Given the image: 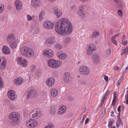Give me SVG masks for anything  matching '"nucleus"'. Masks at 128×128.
I'll list each match as a JSON object with an SVG mask.
<instances>
[{"instance_id":"obj_42","label":"nucleus","mask_w":128,"mask_h":128,"mask_svg":"<svg viewBox=\"0 0 128 128\" xmlns=\"http://www.w3.org/2000/svg\"><path fill=\"white\" fill-rule=\"evenodd\" d=\"M127 52H128V47L123 50V52L121 54V55H122Z\"/></svg>"},{"instance_id":"obj_36","label":"nucleus","mask_w":128,"mask_h":128,"mask_svg":"<svg viewBox=\"0 0 128 128\" xmlns=\"http://www.w3.org/2000/svg\"><path fill=\"white\" fill-rule=\"evenodd\" d=\"M4 8V6L3 4H0V14L2 12Z\"/></svg>"},{"instance_id":"obj_30","label":"nucleus","mask_w":128,"mask_h":128,"mask_svg":"<svg viewBox=\"0 0 128 128\" xmlns=\"http://www.w3.org/2000/svg\"><path fill=\"white\" fill-rule=\"evenodd\" d=\"M50 114L52 115L54 114L56 112V109L54 106L51 107L50 109Z\"/></svg>"},{"instance_id":"obj_54","label":"nucleus","mask_w":128,"mask_h":128,"mask_svg":"<svg viewBox=\"0 0 128 128\" xmlns=\"http://www.w3.org/2000/svg\"><path fill=\"white\" fill-rule=\"evenodd\" d=\"M126 91V94H128V87H127L126 88H125L124 91V93Z\"/></svg>"},{"instance_id":"obj_13","label":"nucleus","mask_w":128,"mask_h":128,"mask_svg":"<svg viewBox=\"0 0 128 128\" xmlns=\"http://www.w3.org/2000/svg\"><path fill=\"white\" fill-rule=\"evenodd\" d=\"M14 4L16 10L18 11L20 10L22 7V4L21 2L18 0H16L15 1Z\"/></svg>"},{"instance_id":"obj_60","label":"nucleus","mask_w":128,"mask_h":128,"mask_svg":"<svg viewBox=\"0 0 128 128\" xmlns=\"http://www.w3.org/2000/svg\"><path fill=\"white\" fill-rule=\"evenodd\" d=\"M114 70H117L119 68V67L118 66H116L114 67Z\"/></svg>"},{"instance_id":"obj_45","label":"nucleus","mask_w":128,"mask_h":128,"mask_svg":"<svg viewBox=\"0 0 128 128\" xmlns=\"http://www.w3.org/2000/svg\"><path fill=\"white\" fill-rule=\"evenodd\" d=\"M118 15L120 16H121L122 15V11L120 10H119L118 11Z\"/></svg>"},{"instance_id":"obj_64","label":"nucleus","mask_w":128,"mask_h":128,"mask_svg":"<svg viewBox=\"0 0 128 128\" xmlns=\"http://www.w3.org/2000/svg\"><path fill=\"white\" fill-rule=\"evenodd\" d=\"M113 30L112 29H111L110 30L109 33L110 34H111L113 33Z\"/></svg>"},{"instance_id":"obj_15","label":"nucleus","mask_w":128,"mask_h":128,"mask_svg":"<svg viewBox=\"0 0 128 128\" xmlns=\"http://www.w3.org/2000/svg\"><path fill=\"white\" fill-rule=\"evenodd\" d=\"M55 41L54 37H49L46 39L45 42L46 44H52L55 43Z\"/></svg>"},{"instance_id":"obj_27","label":"nucleus","mask_w":128,"mask_h":128,"mask_svg":"<svg viewBox=\"0 0 128 128\" xmlns=\"http://www.w3.org/2000/svg\"><path fill=\"white\" fill-rule=\"evenodd\" d=\"M62 64V62L60 60H56L55 63V68H58Z\"/></svg>"},{"instance_id":"obj_1","label":"nucleus","mask_w":128,"mask_h":128,"mask_svg":"<svg viewBox=\"0 0 128 128\" xmlns=\"http://www.w3.org/2000/svg\"><path fill=\"white\" fill-rule=\"evenodd\" d=\"M73 29L72 24L66 18H62L58 20L55 24L56 32L62 35H66L70 33Z\"/></svg>"},{"instance_id":"obj_50","label":"nucleus","mask_w":128,"mask_h":128,"mask_svg":"<svg viewBox=\"0 0 128 128\" xmlns=\"http://www.w3.org/2000/svg\"><path fill=\"white\" fill-rule=\"evenodd\" d=\"M3 83L2 81H0V88L3 87Z\"/></svg>"},{"instance_id":"obj_62","label":"nucleus","mask_w":128,"mask_h":128,"mask_svg":"<svg viewBox=\"0 0 128 128\" xmlns=\"http://www.w3.org/2000/svg\"><path fill=\"white\" fill-rule=\"evenodd\" d=\"M89 120V118H87L86 119L85 122V124H86L88 123Z\"/></svg>"},{"instance_id":"obj_47","label":"nucleus","mask_w":128,"mask_h":128,"mask_svg":"<svg viewBox=\"0 0 128 128\" xmlns=\"http://www.w3.org/2000/svg\"><path fill=\"white\" fill-rule=\"evenodd\" d=\"M86 84V81H82L80 82V84L82 85H84Z\"/></svg>"},{"instance_id":"obj_20","label":"nucleus","mask_w":128,"mask_h":128,"mask_svg":"<svg viewBox=\"0 0 128 128\" xmlns=\"http://www.w3.org/2000/svg\"><path fill=\"white\" fill-rule=\"evenodd\" d=\"M40 0H32L31 4L32 6L34 7H36L40 5Z\"/></svg>"},{"instance_id":"obj_53","label":"nucleus","mask_w":128,"mask_h":128,"mask_svg":"<svg viewBox=\"0 0 128 128\" xmlns=\"http://www.w3.org/2000/svg\"><path fill=\"white\" fill-rule=\"evenodd\" d=\"M104 80L106 82L108 81V76L106 75H104Z\"/></svg>"},{"instance_id":"obj_55","label":"nucleus","mask_w":128,"mask_h":128,"mask_svg":"<svg viewBox=\"0 0 128 128\" xmlns=\"http://www.w3.org/2000/svg\"><path fill=\"white\" fill-rule=\"evenodd\" d=\"M110 92V90H108L106 91V92L105 94V96H108V94H109Z\"/></svg>"},{"instance_id":"obj_17","label":"nucleus","mask_w":128,"mask_h":128,"mask_svg":"<svg viewBox=\"0 0 128 128\" xmlns=\"http://www.w3.org/2000/svg\"><path fill=\"white\" fill-rule=\"evenodd\" d=\"M56 62V60L54 59H51L48 60V64L49 66L52 68H55V63Z\"/></svg>"},{"instance_id":"obj_43","label":"nucleus","mask_w":128,"mask_h":128,"mask_svg":"<svg viewBox=\"0 0 128 128\" xmlns=\"http://www.w3.org/2000/svg\"><path fill=\"white\" fill-rule=\"evenodd\" d=\"M36 68V66L34 65L31 66L30 68V70L32 72H33Z\"/></svg>"},{"instance_id":"obj_7","label":"nucleus","mask_w":128,"mask_h":128,"mask_svg":"<svg viewBox=\"0 0 128 128\" xmlns=\"http://www.w3.org/2000/svg\"><path fill=\"white\" fill-rule=\"evenodd\" d=\"M17 95L15 92L13 90L8 91V98L11 100H14L17 98Z\"/></svg>"},{"instance_id":"obj_2","label":"nucleus","mask_w":128,"mask_h":128,"mask_svg":"<svg viewBox=\"0 0 128 128\" xmlns=\"http://www.w3.org/2000/svg\"><path fill=\"white\" fill-rule=\"evenodd\" d=\"M20 116L18 112H13L11 113L8 116V118L12 121L11 122V124L16 126L20 123Z\"/></svg>"},{"instance_id":"obj_21","label":"nucleus","mask_w":128,"mask_h":128,"mask_svg":"<svg viewBox=\"0 0 128 128\" xmlns=\"http://www.w3.org/2000/svg\"><path fill=\"white\" fill-rule=\"evenodd\" d=\"M40 112L39 110H38L36 111L35 112H32L30 114V115H32V117L34 118L38 115L40 116Z\"/></svg>"},{"instance_id":"obj_41","label":"nucleus","mask_w":128,"mask_h":128,"mask_svg":"<svg viewBox=\"0 0 128 128\" xmlns=\"http://www.w3.org/2000/svg\"><path fill=\"white\" fill-rule=\"evenodd\" d=\"M92 50L88 48L87 50V54L88 55H90L92 53Z\"/></svg>"},{"instance_id":"obj_6","label":"nucleus","mask_w":128,"mask_h":128,"mask_svg":"<svg viewBox=\"0 0 128 128\" xmlns=\"http://www.w3.org/2000/svg\"><path fill=\"white\" fill-rule=\"evenodd\" d=\"M6 60L4 57L0 58V70H2L4 69L6 66Z\"/></svg>"},{"instance_id":"obj_48","label":"nucleus","mask_w":128,"mask_h":128,"mask_svg":"<svg viewBox=\"0 0 128 128\" xmlns=\"http://www.w3.org/2000/svg\"><path fill=\"white\" fill-rule=\"evenodd\" d=\"M109 120L110 121L108 123V126H111L112 125L113 122L111 121V120Z\"/></svg>"},{"instance_id":"obj_61","label":"nucleus","mask_w":128,"mask_h":128,"mask_svg":"<svg viewBox=\"0 0 128 128\" xmlns=\"http://www.w3.org/2000/svg\"><path fill=\"white\" fill-rule=\"evenodd\" d=\"M121 107V106H119L118 107V111L119 112H120V111Z\"/></svg>"},{"instance_id":"obj_63","label":"nucleus","mask_w":128,"mask_h":128,"mask_svg":"<svg viewBox=\"0 0 128 128\" xmlns=\"http://www.w3.org/2000/svg\"><path fill=\"white\" fill-rule=\"evenodd\" d=\"M116 96H114V98L113 99V100L112 102H116Z\"/></svg>"},{"instance_id":"obj_49","label":"nucleus","mask_w":128,"mask_h":128,"mask_svg":"<svg viewBox=\"0 0 128 128\" xmlns=\"http://www.w3.org/2000/svg\"><path fill=\"white\" fill-rule=\"evenodd\" d=\"M27 17L28 21H30V20H31L32 17L30 15L28 14V15L27 16Z\"/></svg>"},{"instance_id":"obj_19","label":"nucleus","mask_w":128,"mask_h":128,"mask_svg":"<svg viewBox=\"0 0 128 128\" xmlns=\"http://www.w3.org/2000/svg\"><path fill=\"white\" fill-rule=\"evenodd\" d=\"M23 81V80L22 78L20 77L14 80L15 84L17 85H18L21 84Z\"/></svg>"},{"instance_id":"obj_56","label":"nucleus","mask_w":128,"mask_h":128,"mask_svg":"<svg viewBox=\"0 0 128 128\" xmlns=\"http://www.w3.org/2000/svg\"><path fill=\"white\" fill-rule=\"evenodd\" d=\"M73 114L72 113H70L68 114L67 116L68 117H71L73 116Z\"/></svg>"},{"instance_id":"obj_26","label":"nucleus","mask_w":128,"mask_h":128,"mask_svg":"<svg viewBox=\"0 0 128 128\" xmlns=\"http://www.w3.org/2000/svg\"><path fill=\"white\" fill-rule=\"evenodd\" d=\"M15 38V36L13 34H11L8 35V42H12Z\"/></svg>"},{"instance_id":"obj_52","label":"nucleus","mask_w":128,"mask_h":128,"mask_svg":"<svg viewBox=\"0 0 128 128\" xmlns=\"http://www.w3.org/2000/svg\"><path fill=\"white\" fill-rule=\"evenodd\" d=\"M121 80V78H120V79L118 80V82L116 84V85L117 86H118L120 85Z\"/></svg>"},{"instance_id":"obj_24","label":"nucleus","mask_w":128,"mask_h":128,"mask_svg":"<svg viewBox=\"0 0 128 128\" xmlns=\"http://www.w3.org/2000/svg\"><path fill=\"white\" fill-rule=\"evenodd\" d=\"M51 94L52 96L53 97L55 96L58 94V91L56 89L53 88L51 91Z\"/></svg>"},{"instance_id":"obj_40","label":"nucleus","mask_w":128,"mask_h":128,"mask_svg":"<svg viewBox=\"0 0 128 128\" xmlns=\"http://www.w3.org/2000/svg\"><path fill=\"white\" fill-rule=\"evenodd\" d=\"M55 46L56 48L59 49H60L61 48V45L58 44H55Z\"/></svg>"},{"instance_id":"obj_37","label":"nucleus","mask_w":128,"mask_h":128,"mask_svg":"<svg viewBox=\"0 0 128 128\" xmlns=\"http://www.w3.org/2000/svg\"><path fill=\"white\" fill-rule=\"evenodd\" d=\"M54 127V124L52 123L49 124L46 126L44 128H53Z\"/></svg>"},{"instance_id":"obj_18","label":"nucleus","mask_w":128,"mask_h":128,"mask_svg":"<svg viewBox=\"0 0 128 128\" xmlns=\"http://www.w3.org/2000/svg\"><path fill=\"white\" fill-rule=\"evenodd\" d=\"M54 10L56 15L58 17L60 16L62 14V12L61 10L59 9L58 8L56 7H55L54 8Z\"/></svg>"},{"instance_id":"obj_9","label":"nucleus","mask_w":128,"mask_h":128,"mask_svg":"<svg viewBox=\"0 0 128 128\" xmlns=\"http://www.w3.org/2000/svg\"><path fill=\"white\" fill-rule=\"evenodd\" d=\"M18 64L22 65L24 67H26L27 66V60L24 59H23L21 57H18Z\"/></svg>"},{"instance_id":"obj_35","label":"nucleus","mask_w":128,"mask_h":128,"mask_svg":"<svg viewBox=\"0 0 128 128\" xmlns=\"http://www.w3.org/2000/svg\"><path fill=\"white\" fill-rule=\"evenodd\" d=\"M44 14L45 12L44 11H43L41 12L39 16V18L40 20H41L42 19L44 16Z\"/></svg>"},{"instance_id":"obj_28","label":"nucleus","mask_w":128,"mask_h":128,"mask_svg":"<svg viewBox=\"0 0 128 128\" xmlns=\"http://www.w3.org/2000/svg\"><path fill=\"white\" fill-rule=\"evenodd\" d=\"M114 1L116 3V5L118 7L122 8V4L120 0H114Z\"/></svg>"},{"instance_id":"obj_29","label":"nucleus","mask_w":128,"mask_h":128,"mask_svg":"<svg viewBox=\"0 0 128 128\" xmlns=\"http://www.w3.org/2000/svg\"><path fill=\"white\" fill-rule=\"evenodd\" d=\"M99 32L98 31L94 32L92 35L91 38H94L98 36L99 35Z\"/></svg>"},{"instance_id":"obj_59","label":"nucleus","mask_w":128,"mask_h":128,"mask_svg":"<svg viewBox=\"0 0 128 128\" xmlns=\"http://www.w3.org/2000/svg\"><path fill=\"white\" fill-rule=\"evenodd\" d=\"M114 40H115V38H114V36H113V37H112V38L111 39V41L112 42H114Z\"/></svg>"},{"instance_id":"obj_58","label":"nucleus","mask_w":128,"mask_h":128,"mask_svg":"<svg viewBox=\"0 0 128 128\" xmlns=\"http://www.w3.org/2000/svg\"><path fill=\"white\" fill-rule=\"evenodd\" d=\"M36 76H40L41 73L40 72H38L36 73Z\"/></svg>"},{"instance_id":"obj_31","label":"nucleus","mask_w":128,"mask_h":128,"mask_svg":"<svg viewBox=\"0 0 128 128\" xmlns=\"http://www.w3.org/2000/svg\"><path fill=\"white\" fill-rule=\"evenodd\" d=\"M10 47L12 49H14L16 48L17 44L16 42H14L10 44Z\"/></svg>"},{"instance_id":"obj_12","label":"nucleus","mask_w":128,"mask_h":128,"mask_svg":"<svg viewBox=\"0 0 128 128\" xmlns=\"http://www.w3.org/2000/svg\"><path fill=\"white\" fill-rule=\"evenodd\" d=\"M54 26L53 24L48 21L46 22L44 24V26L45 28L49 29H52Z\"/></svg>"},{"instance_id":"obj_11","label":"nucleus","mask_w":128,"mask_h":128,"mask_svg":"<svg viewBox=\"0 0 128 128\" xmlns=\"http://www.w3.org/2000/svg\"><path fill=\"white\" fill-rule=\"evenodd\" d=\"M64 79L65 82L68 83L70 82L72 78L68 72H65L64 74Z\"/></svg>"},{"instance_id":"obj_5","label":"nucleus","mask_w":128,"mask_h":128,"mask_svg":"<svg viewBox=\"0 0 128 128\" xmlns=\"http://www.w3.org/2000/svg\"><path fill=\"white\" fill-rule=\"evenodd\" d=\"M80 74L83 75L88 74L90 71L88 68L86 66H82L79 69Z\"/></svg>"},{"instance_id":"obj_57","label":"nucleus","mask_w":128,"mask_h":128,"mask_svg":"<svg viewBox=\"0 0 128 128\" xmlns=\"http://www.w3.org/2000/svg\"><path fill=\"white\" fill-rule=\"evenodd\" d=\"M127 41L126 40L125 41H123L122 42V43H121V44H122L124 45H126L127 43Z\"/></svg>"},{"instance_id":"obj_10","label":"nucleus","mask_w":128,"mask_h":128,"mask_svg":"<svg viewBox=\"0 0 128 128\" xmlns=\"http://www.w3.org/2000/svg\"><path fill=\"white\" fill-rule=\"evenodd\" d=\"M37 95V93L36 91L35 90H32L28 92L27 97L28 98H30L34 97Z\"/></svg>"},{"instance_id":"obj_22","label":"nucleus","mask_w":128,"mask_h":128,"mask_svg":"<svg viewBox=\"0 0 128 128\" xmlns=\"http://www.w3.org/2000/svg\"><path fill=\"white\" fill-rule=\"evenodd\" d=\"M66 111V107L62 106L59 110L58 114L59 115H61L64 114Z\"/></svg>"},{"instance_id":"obj_14","label":"nucleus","mask_w":128,"mask_h":128,"mask_svg":"<svg viewBox=\"0 0 128 128\" xmlns=\"http://www.w3.org/2000/svg\"><path fill=\"white\" fill-rule=\"evenodd\" d=\"M46 84L50 87L52 86L54 83V79L52 77H50L47 80Z\"/></svg>"},{"instance_id":"obj_25","label":"nucleus","mask_w":128,"mask_h":128,"mask_svg":"<svg viewBox=\"0 0 128 128\" xmlns=\"http://www.w3.org/2000/svg\"><path fill=\"white\" fill-rule=\"evenodd\" d=\"M78 15L80 18H83L85 16V13L84 11H78Z\"/></svg>"},{"instance_id":"obj_16","label":"nucleus","mask_w":128,"mask_h":128,"mask_svg":"<svg viewBox=\"0 0 128 128\" xmlns=\"http://www.w3.org/2000/svg\"><path fill=\"white\" fill-rule=\"evenodd\" d=\"M92 58L93 61L96 63H98L100 61L99 56L96 54H93L92 55Z\"/></svg>"},{"instance_id":"obj_3","label":"nucleus","mask_w":128,"mask_h":128,"mask_svg":"<svg viewBox=\"0 0 128 128\" xmlns=\"http://www.w3.org/2000/svg\"><path fill=\"white\" fill-rule=\"evenodd\" d=\"M20 53L23 56L30 58L32 57L34 54L33 50L26 46H24L21 48Z\"/></svg>"},{"instance_id":"obj_23","label":"nucleus","mask_w":128,"mask_h":128,"mask_svg":"<svg viewBox=\"0 0 128 128\" xmlns=\"http://www.w3.org/2000/svg\"><path fill=\"white\" fill-rule=\"evenodd\" d=\"M2 50L4 54H8V47L7 46L4 45L2 49Z\"/></svg>"},{"instance_id":"obj_8","label":"nucleus","mask_w":128,"mask_h":128,"mask_svg":"<svg viewBox=\"0 0 128 128\" xmlns=\"http://www.w3.org/2000/svg\"><path fill=\"white\" fill-rule=\"evenodd\" d=\"M38 124V122L37 121L31 119L27 122L26 124L28 128H34L35 126H36Z\"/></svg>"},{"instance_id":"obj_33","label":"nucleus","mask_w":128,"mask_h":128,"mask_svg":"<svg viewBox=\"0 0 128 128\" xmlns=\"http://www.w3.org/2000/svg\"><path fill=\"white\" fill-rule=\"evenodd\" d=\"M88 48L92 50V51L93 50L95 51L96 50V47L95 45L93 44H91L89 46H88Z\"/></svg>"},{"instance_id":"obj_44","label":"nucleus","mask_w":128,"mask_h":128,"mask_svg":"<svg viewBox=\"0 0 128 128\" xmlns=\"http://www.w3.org/2000/svg\"><path fill=\"white\" fill-rule=\"evenodd\" d=\"M111 50L110 49H107L106 51V54L107 55H108L111 53Z\"/></svg>"},{"instance_id":"obj_51","label":"nucleus","mask_w":128,"mask_h":128,"mask_svg":"<svg viewBox=\"0 0 128 128\" xmlns=\"http://www.w3.org/2000/svg\"><path fill=\"white\" fill-rule=\"evenodd\" d=\"M69 100L70 101H72L73 100V98L71 96H68V98Z\"/></svg>"},{"instance_id":"obj_39","label":"nucleus","mask_w":128,"mask_h":128,"mask_svg":"<svg viewBox=\"0 0 128 128\" xmlns=\"http://www.w3.org/2000/svg\"><path fill=\"white\" fill-rule=\"evenodd\" d=\"M70 41V38L69 37L66 38L64 39V42L66 43H69Z\"/></svg>"},{"instance_id":"obj_46","label":"nucleus","mask_w":128,"mask_h":128,"mask_svg":"<svg viewBox=\"0 0 128 128\" xmlns=\"http://www.w3.org/2000/svg\"><path fill=\"white\" fill-rule=\"evenodd\" d=\"M86 116L85 114L83 115V117L82 121L80 122V123L81 124H82L84 122V121L86 117Z\"/></svg>"},{"instance_id":"obj_38","label":"nucleus","mask_w":128,"mask_h":128,"mask_svg":"<svg viewBox=\"0 0 128 128\" xmlns=\"http://www.w3.org/2000/svg\"><path fill=\"white\" fill-rule=\"evenodd\" d=\"M79 10L78 11H84V7L82 5H81L78 7Z\"/></svg>"},{"instance_id":"obj_4","label":"nucleus","mask_w":128,"mask_h":128,"mask_svg":"<svg viewBox=\"0 0 128 128\" xmlns=\"http://www.w3.org/2000/svg\"><path fill=\"white\" fill-rule=\"evenodd\" d=\"M42 53L44 56L48 58L52 57L54 55V53L52 50L49 49H47L44 50Z\"/></svg>"},{"instance_id":"obj_34","label":"nucleus","mask_w":128,"mask_h":128,"mask_svg":"<svg viewBox=\"0 0 128 128\" xmlns=\"http://www.w3.org/2000/svg\"><path fill=\"white\" fill-rule=\"evenodd\" d=\"M59 56V58L60 59L63 60L66 58L67 57V56L65 54H62Z\"/></svg>"},{"instance_id":"obj_32","label":"nucleus","mask_w":128,"mask_h":128,"mask_svg":"<svg viewBox=\"0 0 128 128\" xmlns=\"http://www.w3.org/2000/svg\"><path fill=\"white\" fill-rule=\"evenodd\" d=\"M116 126L117 127L119 128L120 126L121 125L123 124V122L121 119H118L117 121L116 122Z\"/></svg>"}]
</instances>
